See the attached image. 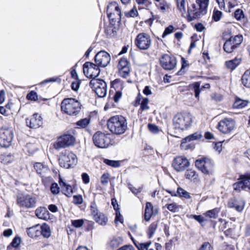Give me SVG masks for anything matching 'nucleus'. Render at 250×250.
<instances>
[{
  "label": "nucleus",
  "instance_id": "17",
  "mask_svg": "<svg viewBox=\"0 0 250 250\" xmlns=\"http://www.w3.org/2000/svg\"><path fill=\"white\" fill-rule=\"evenodd\" d=\"M93 141L95 145L100 148H106L110 143V140L107 136L100 131L94 134Z\"/></svg>",
  "mask_w": 250,
  "mask_h": 250
},
{
  "label": "nucleus",
  "instance_id": "8",
  "mask_svg": "<svg viewBox=\"0 0 250 250\" xmlns=\"http://www.w3.org/2000/svg\"><path fill=\"white\" fill-rule=\"evenodd\" d=\"M217 128L223 134H230L236 128V122L230 118H226L219 121Z\"/></svg>",
  "mask_w": 250,
  "mask_h": 250
},
{
  "label": "nucleus",
  "instance_id": "32",
  "mask_svg": "<svg viewBox=\"0 0 250 250\" xmlns=\"http://www.w3.org/2000/svg\"><path fill=\"white\" fill-rule=\"evenodd\" d=\"M202 137V135L200 132H196L184 138L183 141L190 142L194 140H197L201 139Z\"/></svg>",
  "mask_w": 250,
  "mask_h": 250
},
{
  "label": "nucleus",
  "instance_id": "18",
  "mask_svg": "<svg viewBox=\"0 0 250 250\" xmlns=\"http://www.w3.org/2000/svg\"><path fill=\"white\" fill-rule=\"evenodd\" d=\"M190 163L188 160L184 156H177L173 160L172 166L178 172L185 170L189 166Z\"/></svg>",
  "mask_w": 250,
  "mask_h": 250
},
{
  "label": "nucleus",
  "instance_id": "45",
  "mask_svg": "<svg viewBox=\"0 0 250 250\" xmlns=\"http://www.w3.org/2000/svg\"><path fill=\"white\" fill-rule=\"evenodd\" d=\"M200 83L198 82H196L193 84V89L195 93V96L197 98H199V96L200 93Z\"/></svg>",
  "mask_w": 250,
  "mask_h": 250
},
{
  "label": "nucleus",
  "instance_id": "38",
  "mask_svg": "<svg viewBox=\"0 0 250 250\" xmlns=\"http://www.w3.org/2000/svg\"><path fill=\"white\" fill-rule=\"evenodd\" d=\"M241 180L245 188L250 189V174L248 175H243L241 176Z\"/></svg>",
  "mask_w": 250,
  "mask_h": 250
},
{
  "label": "nucleus",
  "instance_id": "10",
  "mask_svg": "<svg viewBox=\"0 0 250 250\" xmlns=\"http://www.w3.org/2000/svg\"><path fill=\"white\" fill-rule=\"evenodd\" d=\"M14 133L11 128L3 127L0 130V145L3 147H8L11 145Z\"/></svg>",
  "mask_w": 250,
  "mask_h": 250
},
{
  "label": "nucleus",
  "instance_id": "60",
  "mask_svg": "<svg viewBox=\"0 0 250 250\" xmlns=\"http://www.w3.org/2000/svg\"><path fill=\"white\" fill-rule=\"evenodd\" d=\"M21 242V238L20 237H15L13 240H12L11 245L15 247L16 248L19 246V245L20 244Z\"/></svg>",
  "mask_w": 250,
  "mask_h": 250
},
{
  "label": "nucleus",
  "instance_id": "53",
  "mask_svg": "<svg viewBox=\"0 0 250 250\" xmlns=\"http://www.w3.org/2000/svg\"><path fill=\"white\" fill-rule=\"evenodd\" d=\"M138 14L137 10L135 8L125 13V16L127 17H135L138 15Z\"/></svg>",
  "mask_w": 250,
  "mask_h": 250
},
{
  "label": "nucleus",
  "instance_id": "4",
  "mask_svg": "<svg viewBox=\"0 0 250 250\" xmlns=\"http://www.w3.org/2000/svg\"><path fill=\"white\" fill-rule=\"evenodd\" d=\"M193 122L192 116L187 113H178L173 118L174 127L180 130H186L190 127Z\"/></svg>",
  "mask_w": 250,
  "mask_h": 250
},
{
  "label": "nucleus",
  "instance_id": "20",
  "mask_svg": "<svg viewBox=\"0 0 250 250\" xmlns=\"http://www.w3.org/2000/svg\"><path fill=\"white\" fill-rule=\"evenodd\" d=\"M94 60L99 67H105L109 63L111 57L107 52L101 51L96 54L94 57Z\"/></svg>",
  "mask_w": 250,
  "mask_h": 250
},
{
  "label": "nucleus",
  "instance_id": "7",
  "mask_svg": "<svg viewBox=\"0 0 250 250\" xmlns=\"http://www.w3.org/2000/svg\"><path fill=\"white\" fill-rule=\"evenodd\" d=\"M89 86L99 97L103 98L106 96L107 84L104 80L93 79L89 83Z\"/></svg>",
  "mask_w": 250,
  "mask_h": 250
},
{
  "label": "nucleus",
  "instance_id": "54",
  "mask_svg": "<svg viewBox=\"0 0 250 250\" xmlns=\"http://www.w3.org/2000/svg\"><path fill=\"white\" fill-rule=\"evenodd\" d=\"M234 16L237 20H240L242 18H244V14L243 11L239 9H237L234 12Z\"/></svg>",
  "mask_w": 250,
  "mask_h": 250
},
{
  "label": "nucleus",
  "instance_id": "23",
  "mask_svg": "<svg viewBox=\"0 0 250 250\" xmlns=\"http://www.w3.org/2000/svg\"><path fill=\"white\" fill-rule=\"evenodd\" d=\"M149 100L147 98L143 97L140 94L136 98L135 106L140 105V108L139 112L142 113L143 111L149 109V106L148 105Z\"/></svg>",
  "mask_w": 250,
  "mask_h": 250
},
{
  "label": "nucleus",
  "instance_id": "36",
  "mask_svg": "<svg viewBox=\"0 0 250 250\" xmlns=\"http://www.w3.org/2000/svg\"><path fill=\"white\" fill-rule=\"evenodd\" d=\"M219 209L217 208H215L213 209L209 210L206 212L204 214L206 217L210 218L215 219L218 217Z\"/></svg>",
  "mask_w": 250,
  "mask_h": 250
},
{
  "label": "nucleus",
  "instance_id": "14",
  "mask_svg": "<svg viewBox=\"0 0 250 250\" xmlns=\"http://www.w3.org/2000/svg\"><path fill=\"white\" fill-rule=\"evenodd\" d=\"M137 47L141 50H147L151 45V39L150 36L145 33L139 34L135 39Z\"/></svg>",
  "mask_w": 250,
  "mask_h": 250
},
{
  "label": "nucleus",
  "instance_id": "42",
  "mask_svg": "<svg viewBox=\"0 0 250 250\" xmlns=\"http://www.w3.org/2000/svg\"><path fill=\"white\" fill-rule=\"evenodd\" d=\"M222 16V12L215 8L213 10L212 19L215 21H218L220 20Z\"/></svg>",
  "mask_w": 250,
  "mask_h": 250
},
{
  "label": "nucleus",
  "instance_id": "11",
  "mask_svg": "<svg viewBox=\"0 0 250 250\" xmlns=\"http://www.w3.org/2000/svg\"><path fill=\"white\" fill-rule=\"evenodd\" d=\"M195 165L196 167L207 175H211L213 172V164L208 158H203L196 160Z\"/></svg>",
  "mask_w": 250,
  "mask_h": 250
},
{
  "label": "nucleus",
  "instance_id": "55",
  "mask_svg": "<svg viewBox=\"0 0 250 250\" xmlns=\"http://www.w3.org/2000/svg\"><path fill=\"white\" fill-rule=\"evenodd\" d=\"M190 216L191 218L200 223L201 225H202L204 222L206 221V220L202 215H191Z\"/></svg>",
  "mask_w": 250,
  "mask_h": 250
},
{
  "label": "nucleus",
  "instance_id": "46",
  "mask_svg": "<svg viewBox=\"0 0 250 250\" xmlns=\"http://www.w3.org/2000/svg\"><path fill=\"white\" fill-rule=\"evenodd\" d=\"M179 206L176 203H172L168 204L167 206V208L169 210L173 212L178 211L179 209Z\"/></svg>",
  "mask_w": 250,
  "mask_h": 250
},
{
  "label": "nucleus",
  "instance_id": "12",
  "mask_svg": "<svg viewBox=\"0 0 250 250\" xmlns=\"http://www.w3.org/2000/svg\"><path fill=\"white\" fill-rule=\"evenodd\" d=\"M75 142V137L69 134H65L59 137L57 142L54 143V146L56 149L64 148L72 146Z\"/></svg>",
  "mask_w": 250,
  "mask_h": 250
},
{
  "label": "nucleus",
  "instance_id": "1",
  "mask_svg": "<svg viewBox=\"0 0 250 250\" xmlns=\"http://www.w3.org/2000/svg\"><path fill=\"white\" fill-rule=\"evenodd\" d=\"M107 125L109 131L116 135L124 134L127 128V123L125 118L119 115L110 117L107 121Z\"/></svg>",
  "mask_w": 250,
  "mask_h": 250
},
{
  "label": "nucleus",
  "instance_id": "52",
  "mask_svg": "<svg viewBox=\"0 0 250 250\" xmlns=\"http://www.w3.org/2000/svg\"><path fill=\"white\" fill-rule=\"evenodd\" d=\"M233 187L234 190H240L241 189H245L243 182L241 180L237 183H235L233 184Z\"/></svg>",
  "mask_w": 250,
  "mask_h": 250
},
{
  "label": "nucleus",
  "instance_id": "24",
  "mask_svg": "<svg viewBox=\"0 0 250 250\" xmlns=\"http://www.w3.org/2000/svg\"><path fill=\"white\" fill-rule=\"evenodd\" d=\"M158 213V209L154 208L152 204L150 202H147L146 205L145 213H144V219L145 220L148 222L151 217L155 216Z\"/></svg>",
  "mask_w": 250,
  "mask_h": 250
},
{
  "label": "nucleus",
  "instance_id": "30",
  "mask_svg": "<svg viewBox=\"0 0 250 250\" xmlns=\"http://www.w3.org/2000/svg\"><path fill=\"white\" fill-rule=\"evenodd\" d=\"M248 103L249 102L248 101L237 98L233 104V107L234 108L241 109L246 106Z\"/></svg>",
  "mask_w": 250,
  "mask_h": 250
},
{
  "label": "nucleus",
  "instance_id": "39",
  "mask_svg": "<svg viewBox=\"0 0 250 250\" xmlns=\"http://www.w3.org/2000/svg\"><path fill=\"white\" fill-rule=\"evenodd\" d=\"M90 123V119L84 118L81 119L76 123V125L79 128H85L88 126Z\"/></svg>",
  "mask_w": 250,
  "mask_h": 250
},
{
  "label": "nucleus",
  "instance_id": "41",
  "mask_svg": "<svg viewBox=\"0 0 250 250\" xmlns=\"http://www.w3.org/2000/svg\"><path fill=\"white\" fill-rule=\"evenodd\" d=\"M177 194L180 197H184L186 199H189L190 198L189 193L181 188H177Z\"/></svg>",
  "mask_w": 250,
  "mask_h": 250
},
{
  "label": "nucleus",
  "instance_id": "31",
  "mask_svg": "<svg viewBox=\"0 0 250 250\" xmlns=\"http://www.w3.org/2000/svg\"><path fill=\"white\" fill-rule=\"evenodd\" d=\"M41 235H42L45 238H49L51 235L50 227L46 224H43L41 226Z\"/></svg>",
  "mask_w": 250,
  "mask_h": 250
},
{
  "label": "nucleus",
  "instance_id": "40",
  "mask_svg": "<svg viewBox=\"0 0 250 250\" xmlns=\"http://www.w3.org/2000/svg\"><path fill=\"white\" fill-rule=\"evenodd\" d=\"M104 162L105 164L113 167H118L120 166V163L118 161L111 160L105 159L104 160Z\"/></svg>",
  "mask_w": 250,
  "mask_h": 250
},
{
  "label": "nucleus",
  "instance_id": "49",
  "mask_svg": "<svg viewBox=\"0 0 250 250\" xmlns=\"http://www.w3.org/2000/svg\"><path fill=\"white\" fill-rule=\"evenodd\" d=\"M34 168L37 172L39 174H41L42 170L45 168L43 165L41 163H36L34 165Z\"/></svg>",
  "mask_w": 250,
  "mask_h": 250
},
{
  "label": "nucleus",
  "instance_id": "43",
  "mask_svg": "<svg viewBox=\"0 0 250 250\" xmlns=\"http://www.w3.org/2000/svg\"><path fill=\"white\" fill-rule=\"evenodd\" d=\"M110 178V174L108 173H104L101 177V184L105 186L107 185Z\"/></svg>",
  "mask_w": 250,
  "mask_h": 250
},
{
  "label": "nucleus",
  "instance_id": "63",
  "mask_svg": "<svg viewBox=\"0 0 250 250\" xmlns=\"http://www.w3.org/2000/svg\"><path fill=\"white\" fill-rule=\"evenodd\" d=\"M211 98L213 100L216 101V102H220L223 99V96L219 93H214L212 95Z\"/></svg>",
  "mask_w": 250,
  "mask_h": 250
},
{
  "label": "nucleus",
  "instance_id": "37",
  "mask_svg": "<svg viewBox=\"0 0 250 250\" xmlns=\"http://www.w3.org/2000/svg\"><path fill=\"white\" fill-rule=\"evenodd\" d=\"M158 226V223L153 222L149 226L147 234L149 238H151L154 234Z\"/></svg>",
  "mask_w": 250,
  "mask_h": 250
},
{
  "label": "nucleus",
  "instance_id": "35",
  "mask_svg": "<svg viewBox=\"0 0 250 250\" xmlns=\"http://www.w3.org/2000/svg\"><path fill=\"white\" fill-rule=\"evenodd\" d=\"M185 177L188 180L193 181L198 178V175L194 170L189 169L186 171Z\"/></svg>",
  "mask_w": 250,
  "mask_h": 250
},
{
  "label": "nucleus",
  "instance_id": "21",
  "mask_svg": "<svg viewBox=\"0 0 250 250\" xmlns=\"http://www.w3.org/2000/svg\"><path fill=\"white\" fill-rule=\"evenodd\" d=\"M27 125L31 128H38L43 124L42 118L37 113L34 114L31 117L26 119Z\"/></svg>",
  "mask_w": 250,
  "mask_h": 250
},
{
  "label": "nucleus",
  "instance_id": "16",
  "mask_svg": "<svg viewBox=\"0 0 250 250\" xmlns=\"http://www.w3.org/2000/svg\"><path fill=\"white\" fill-rule=\"evenodd\" d=\"M107 14L108 18L112 21L120 20L121 11L118 4L115 1L109 3L107 8Z\"/></svg>",
  "mask_w": 250,
  "mask_h": 250
},
{
  "label": "nucleus",
  "instance_id": "25",
  "mask_svg": "<svg viewBox=\"0 0 250 250\" xmlns=\"http://www.w3.org/2000/svg\"><path fill=\"white\" fill-rule=\"evenodd\" d=\"M41 226L37 225L27 229V233L31 238H35L41 235L40 232Z\"/></svg>",
  "mask_w": 250,
  "mask_h": 250
},
{
  "label": "nucleus",
  "instance_id": "19",
  "mask_svg": "<svg viewBox=\"0 0 250 250\" xmlns=\"http://www.w3.org/2000/svg\"><path fill=\"white\" fill-rule=\"evenodd\" d=\"M160 62L162 67L167 70L173 69L177 63L175 58L167 54L163 55L160 59Z\"/></svg>",
  "mask_w": 250,
  "mask_h": 250
},
{
  "label": "nucleus",
  "instance_id": "47",
  "mask_svg": "<svg viewBox=\"0 0 250 250\" xmlns=\"http://www.w3.org/2000/svg\"><path fill=\"white\" fill-rule=\"evenodd\" d=\"M120 242L121 239L119 238H113L110 241L109 245L111 248H116L120 245Z\"/></svg>",
  "mask_w": 250,
  "mask_h": 250
},
{
  "label": "nucleus",
  "instance_id": "28",
  "mask_svg": "<svg viewBox=\"0 0 250 250\" xmlns=\"http://www.w3.org/2000/svg\"><path fill=\"white\" fill-rule=\"evenodd\" d=\"M59 183L62 188V190L64 194L67 196H70L73 192L71 186L67 185L61 178H60Z\"/></svg>",
  "mask_w": 250,
  "mask_h": 250
},
{
  "label": "nucleus",
  "instance_id": "56",
  "mask_svg": "<svg viewBox=\"0 0 250 250\" xmlns=\"http://www.w3.org/2000/svg\"><path fill=\"white\" fill-rule=\"evenodd\" d=\"M245 202L243 200H241L240 201H238L235 206V208L238 211L240 212L243 210Z\"/></svg>",
  "mask_w": 250,
  "mask_h": 250
},
{
  "label": "nucleus",
  "instance_id": "27",
  "mask_svg": "<svg viewBox=\"0 0 250 250\" xmlns=\"http://www.w3.org/2000/svg\"><path fill=\"white\" fill-rule=\"evenodd\" d=\"M158 8L163 13L169 12L171 9L170 4L165 0H162L157 4Z\"/></svg>",
  "mask_w": 250,
  "mask_h": 250
},
{
  "label": "nucleus",
  "instance_id": "44",
  "mask_svg": "<svg viewBox=\"0 0 250 250\" xmlns=\"http://www.w3.org/2000/svg\"><path fill=\"white\" fill-rule=\"evenodd\" d=\"M188 142H184L183 139L181 141L180 146L182 149L187 150L188 149H193L194 147V145L192 144H187Z\"/></svg>",
  "mask_w": 250,
  "mask_h": 250
},
{
  "label": "nucleus",
  "instance_id": "15",
  "mask_svg": "<svg viewBox=\"0 0 250 250\" xmlns=\"http://www.w3.org/2000/svg\"><path fill=\"white\" fill-rule=\"evenodd\" d=\"M90 210L93 219L97 223L103 226H104L106 224L108 221L107 218L103 213L101 212L98 209L96 204L95 202L91 203Z\"/></svg>",
  "mask_w": 250,
  "mask_h": 250
},
{
  "label": "nucleus",
  "instance_id": "59",
  "mask_svg": "<svg viewBox=\"0 0 250 250\" xmlns=\"http://www.w3.org/2000/svg\"><path fill=\"white\" fill-rule=\"evenodd\" d=\"M148 127L150 132L153 133H157L159 131V128L156 125L153 124H148Z\"/></svg>",
  "mask_w": 250,
  "mask_h": 250
},
{
  "label": "nucleus",
  "instance_id": "29",
  "mask_svg": "<svg viewBox=\"0 0 250 250\" xmlns=\"http://www.w3.org/2000/svg\"><path fill=\"white\" fill-rule=\"evenodd\" d=\"M242 83L247 88H250V69L246 70L242 77Z\"/></svg>",
  "mask_w": 250,
  "mask_h": 250
},
{
  "label": "nucleus",
  "instance_id": "58",
  "mask_svg": "<svg viewBox=\"0 0 250 250\" xmlns=\"http://www.w3.org/2000/svg\"><path fill=\"white\" fill-rule=\"evenodd\" d=\"M173 29H174V27H173V26L172 25H169L168 27H167L165 29L164 32V33H163V34L162 35V37L164 38L166 36H167V35L170 34V33H171L173 32Z\"/></svg>",
  "mask_w": 250,
  "mask_h": 250
},
{
  "label": "nucleus",
  "instance_id": "3",
  "mask_svg": "<svg viewBox=\"0 0 250 250\" xmlns=\"http://www.w3.org/2000/svg\"><path fill=\"white\" fill-rule=\"evenodd\" d=\"M82 106L78 100L72 98L64 99L61 105L62 112L71 116H77L81 112Z\"/></svg>",
  "mask_w": 250,
  "mask_h": 250
},
{
  "label": "nucleus",
  "instance_id": "33",
  "mask_svg": "<svg viewBox=\"0 0 250 250\" xmlns=\"http://www.w3.org/2000/svg\"><path fill=\"white\" fill-rule=\"evenodd\" d=\"M176 3L179 11L182 16H184L186 12V3L185 0H176Z\"/></svg>",
  "mask_w": 250,
  "mask_h": 250
},
{
  "label": "nucleus",
  "instance_id": "5",
  "mask_svg": "<svg viewBox=\"0 0 250 250\" xmlns=\"http://www.w3.org/2000/svg\"><path fill=\"white\" fill-rule=\"evenodd\" d=\"M77 157L73 152L64 150L59 155V162L60 166L65 168L73 167L77 163Z\"/></svg>",
  "mask_w": 250,
  "mask_h": 250
},
{
  "label": "nucleus",
  "instance_id": "57",
  "mask_svg": "<svg viewBox=\"0 0 250 250\" xmlns=\"http://www.w3.org/2000/svg\"><path fill=\"white\" fill-rule=\"evenodd\" d=\"M83 202V197L80 195H74L73 196V203L76 205L82 204Z\"/></svg>",
  "mask_w": 250,
  "mask_h": 250
},
{
  "label": "nucleus",
  "instance_id": "62",
  "mask_svg": "<svg viewBox=\"0 0 250 250\" xmlns=\"http://www.w3.org/2000/svg\"><path fill=\"white\" fill-rule=\"evenodd\" d=\"M128 187L129 188V189L132 191V192L135 194L136 195L138 193H140L141 191V188H136L130 184H129L128 185Z\"/></svg>",
  "mask_w": 250,
  "mask_h": 250
},
{
  "label": "nucleus",
  "instance_id": "2",
  "mask_svg": "<svg viewBox=\"0 0 250 250\" xmlns=\"http://www.w3.org/2000/svg\"><path fill=\"white\" fill-rule=\"evenodd\" d=\"M208 1V0H196L195 3L188 8V20L191 21L206 14Z\"/></svg>",
  "mask_w": 250,
  "mask_h": 250
},
{
  "label": "nucleus",
  "instance_id": "6",
  "mask_svg": "<svg viewBox=\"0 0 250 250\" xmlns=\"http://www.w3.org/2000/svg\"><path fill=\"white\" fill-rule=\"evenodd\" d=\"M16 203L21 208H32L36 206L37 199L32 194L21 193L17 196Z\"/></svg>",
  "mask_w": 250,
  "mask_h": 250
},
{
  "label": "nucleus",
  "instance_id": "50",
  "mask_svg": "<svg viewBox=\"0 0 250 250\" xmlns=\"http://www.w3.org/2000/svg\"><path fill=\"white\" fill-rule=\"evenodd\" d=\"M71 223L73 226L78 228L81 227L83 225L84 220L83 219L72 220Z\"/></svg>",
  "mask_w": 250,
  "mask_h": 250
},
{
  "label": "nucleus",
  "instance_id": "26",
  "mask_svg": "<svg viewBox=\"0 0 250 250\" xmlns=\"http://www.w3.org/2000/svg\"><path fill=\"white\" fill-rule=\"evenodd\" d=\"M36 215L38 218L43 220H47L49 218V212L45 208L40 207L35 211Z\"/></svg>",
  "mask_w": 250,
  "mask_h": 250
},
{
  "label": "nucleus",
  "instance_id": "9",
  "mask_svg": "<svg viewBox=\"0 0 250 250\" xmlns=\"http://www.w3.org/2000/svg\"><path fill=\"white\" fill-rule=\"evenodd\" d=\"M243 41V37L241 35L231 36L224 43L223 46L224 51L228 53L232 52L241 44Z\"/></svg>",
  "mask_w": 250,
  "mask_h": 250
},
{
  "label": "nucleus",
  "instance_id": "51",
  "mask_svg": "<svg viewBox=\"0 0 250 250\" xmlns=\"http://www.w3.org/2000/svg\"><path fill=\"white\" fill-rule=\"evenodd\" d=\"M50 190L53 194H57L60 192V188H59L58 184L55 183L52 184L50 187Z\"/></svg>",
  "mask_w": 250,
  "mask_h": 250
},
{
  "label": "nucleus",
  "instance_id": "22",
  "mask_svg": "<svg viewBox=\"0 0 250 250\" xmlns=\"http://www.w3.org/2000/svg\"><path fill=\"white\" fill-rule=\"evenodd\" d=\"M118 67L119 74L123 78H126L129 75L130 72L129 62L125 58L120 60Z\"/></svg>",
  "mask_w": 250,
  "mask_h": 250
},
{
  "label": "nucleus",
  "instance_id": "48",
  "mask_svg": "<svg viewBox=\"0 0 250 250\" xmlns=\"http://www.w3.org/2000/svg\"><path fill=\"white\" fill-rule=\"evenodd\" d=\"M27 99L31 101H36L38 100V95L37 93L34 91L29 92L26 96Z\"/></svg>",
  "mask_w": 250,
  "mask_h": 250
},
{
  "label": "nucleus",
  "instance_id": "61",
  "mask_svg": "<svg viewBox=\"0 0 250 250\" xmlns=\"http://www.w3.org/2000/svg\"><path fill=\"white\" fill-rule=\"evenodd\" d=\"M199 250H212V248L209 243L205 242L202 245Z\"/></svg>",
  "mask_w": 250,
  "mask_h": 250
},
{
  "label": "nucleus",
  "instance_id": "13",
  "mask_svg": "<svg viewBox=\"0 0 250 250\" xmlns=\"http://www.w3.org/2000/svg\"><path fill=\"white\" fill-rule=\"evenodd\" d=\"M99 67L96 63L87 62L83 65V72L87 78L95 79L100 74Z\"/></svg>",
  "mask_w": 250,
  "mask_h": 250
},
{
  "label": "nucleus",
  "instance_id": "64",
  "mask_svg": "<svg viewBox=\"0 0 250 250\" xmlns=\"http://www.w3.org/2000/svg\"><path fill=\"white\" fill-rule=\"evenodd\" d=\"M80 82L78 80H76L75 82H73L71 83V88L74 91H77L80 87Z\"/></svg>",
  "mask_w": 250,
  "mask_h": 250
},
{
  "label": "nucleus",
  "instance_id": "34",
  "mask_svg": "<svg viewBox=\"0 0 250 250\" xmlns=\"http://www.w3.org/2000/svg\"><path fill=\"white\" fill-rule=\"evenodd\" d=\"M240 59L235 58L234 60H230L226 62V66L231 70L234 69L240 63Z\"/></svg>",
  "mask_w": 250,
  "mask_h": 250
}]
</instances>
